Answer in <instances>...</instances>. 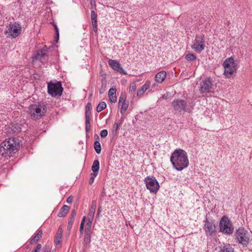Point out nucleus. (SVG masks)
Returning <instances> with one entry per match:
<instances>
[{"label":"nucleus","instance_id":"21","mask_svg":"<svg viewBox=\"0 0 252 252\" xmlns=\"http://www.w3.org/2000/svg\"><path fill=\"white\" fill-rule=\"evenodd\" d=\"M150 84V81L147 80L145 84L143 85L137 91V96L138 97H141L145 91L149 88Z\"/></svg>","mask_w":252,"mask_h":252},{"label":"nucleus","instance_id":"20","mask_svg":"<svg viewBox=\"0 0 252 252\" xmlns=\"http://www.w3.org/2000/svg\"><path fill=\"white\" fill-rule=\"evenodd\" d=\"M116 91L115 88H112L108 91V97L111 102L115 103L117 101Z\"/></svg>","mask_w":252,"mask_h":252},{"label":"nucleus","instance_id":"9","mask_svg":"<svg viewBox=\"0 0 252 252\" xmlns=\"http://www.w3.org/2000/svg\"><path fill=\"white\" fill-rule=\"evenodd\" d=\"M237 241L244 247H247L249 243L250 238L248 232L243 228H239L235 234Z\"/></svg>","mask_w":252,"mask_h":252},{"label":"nucleus","instance_id":"26","mask_svg":"<svg viewBox=\"0 0 252 252\" xmlns=\"http://www.w3.org/2000/svg\"><path fill=\"white\" fill-rule=\"evenodd\" d=\"M69 210V207L67 205H64L61 209L58 216L59 217H64Z\"/></svg>","mask_w":252,"mask_h":252},{"label":"nucleus","instance_id":"8","mask_svg":"<svg viewBox=\"0 0 252 252\" xmlns=\"http://www.w3.org/2000/svg\"><path fill=\"white\" fill-rule=\"evenodd\" d=\"M205 47V35L203 33L197 34L195 36L193 44L191 45V48L197 53H200Z\"/></svg>","mask_w":252,"mask_h":252},{"label":"nucleus","instance_id":"32","mask_svg":"<svg viewBox=\"0 0 252 252\" xmlns=\"http://www.w3.org/2000/svg\"><path fill=\"white\" fill-rule=\"evenodd\" d=\"M94 148L97 154L101 152V145L98 141H95L94 143Z\"/></svg>","mask_w":252,"mask_h":252},{"label":"nucleus","instance_id":"47","mask_svg":"<svg viewBox=\"0 0 252 252\" xmlns=\"http://www.w3.org/2000/svg\"><path fill=\"white\" fill-rule=\"evenodd\" d=\"M90 3L92 5H95V0H90Z\"/></svg>","mask_w":252,"mask_h":252},{"label":"nucleus","instance_id":"30","mask_svg":"<svg viewBox=\"0 0 252 252\" xmlns=\"http://www.w3.org/2000/svg\"><path fill=\"white\" fill-rule=\"evenodd\" d=\"M63 232L62 231L57 232L55 238V243L56 245L60 244L62 242Z\"/></svg>","mask_w":252,"mask_h":252},{"label":"nucleus","instance_id":"25","mask_svg":"<svg viewBox=\"0 0 252 252\" xmlns=\"http://www.w3.org/2000/svg\"><path fill=\"white\" fill-rule=\"evenodd\" d=\"M96 206V201L93 200L92 202L91 208L90 209V210H89V213L88 214V216H89L88 218L91 219H94L95 212Z\"/></svg>","mask_w":252,"mask_h":252},{"label":"nucleus","instance_id":"12","mask_svg":"<svg viewBox=\"0 0 252 252\" xmlns=\"http://www.w3.org/2000/svg\"><path fill=\"white\" fill-rule=\"evenodd\" d=\"M21 32V27L18 24L15 23L12 24L10 22L8 25L6 27L4 32L6 34H8V36H10L12 37L15 38L17 37Z\"/></svg>","mask_w":252,"mask_h":252},{"label":"nucleus","instance_id":"44","mask_svg":"<svg viewBox=\"0 0 252 252\" xmlns=\"http://www.w3.org/2000/svg\"><path fill=\"white\" fill-rule=\"evenodd\" d=\"M72 198L71 196L68 197L66 199V202L68 203H71L72 202Z\"/></svg>","mask_w":252,"mask_h":252},{"label":"nucleus","instance_id":"5","mask_svg":"<svg viewBox=\"0 0 252 252\" xmlns=\"http://www.w3.org/2000/svg\"><path fill=\"white\" fill-rule=\"evenodd\" d=\"M220 231L225 235L232 234L234 231V226L227 217L223 216L219 223Z\"/></svg>","mask_w":252,"mask_h":252},{"label":"nucleus","instance_id":"10","mask_svg":"<svg viewBox=\"0 0 252 252\" xmlns=\"http://www.w3.org/2000/svg\"><path fill=\"white\" fill-rule=\"evenodd\" d=\"M204 222L203 229L206 235L210 237L216 236L217 231L214 220H209L206 217L205 220H204Z\"/></svg>","mask_w":252,"mask_h":252},{"label":"nucleus","instance_id":"14","mask_svg":"<svg viewBox=\"0 0 252 252\" xmlns=\"http://www.w3.org/2000/svg\"><path fill=\"white\" fill-rule=\"evenodd\" d=\"M126 95L121 94L119 99L118 105L121 108L120 112L124 115L127 109L128 106V102L126 101Z\"/></svg>","mask_w":252,"mask_h":252},{"label":"nucleus","instance_id":"3","mask_svg":"<svg viewBox=\"0 0 252 252\" xmlns=\"http://www.w3.org/2000/svg\"><path fill=\"white\" fill-rule=\"evenodd\" d=\"M171 105L175 113L182 112L190 113L193 109V108L190 106V103L184 99H174Z\"/></svg>","mask_w":252,"mask_h":252},{"label":"nucleus","instance_id":"49","mask_svg":"<svg viewBox=\"0 0 252 252\" xmlns=\"http://www.w3.org/2000/svg\"><path fill=\"white\" fill-rule=\"evenodd\" d=\"M94 136H96V138H97V139H99V137H98V136L97 134H95V135H94Z\"/></svg>","mask_w":252,"mask_h":252},{"label":"nucleus","instance_id":"13","mask_svg":"<svg viewBox=\"0 0 252 252\" xmlns=\"http://www.w3.org/2000/svg\"><path fill=\"white\" fill-rule=\"evenodd\" d=\"M212 80L210 77L203 80L200 84L199 91L201 94L210 92L212 88Z\"/></svg>","mask_w":252,"mask_h":252},{"label":"nucleus","instance_id":"19","mask_svg":"<svg viewBox=\"0 0 252 252\" xmlns=\"http://www.w3.org/2000/svg\"><path fill=\"white\" fill-rule=\"evenodd\" d=\"M166 77V72L165 71H161L156 74L155 81L158 83L163 82Z\"/></svg>","mask_w":252,"mask_h":252},{"label":"nucleus","instance_id":"11","mask_svg":"<svg viewBox=\"0 0 252 252\" xmlns=\"http://www.w3.org/2000/svg\"><path fill=\"white\" fill-rule=\"evenodd\" d=\"M147 189L151 192L157 193L160 187L159 184L154 176H147L144 179Z\"/></svg>","mask_w":252,"mask_h":252},{"label":"nucleus","instance_id":"17","mask_svg":"<svg viewBox=\"0 0 252 252\" xmlns=\"http://www.w3.org/2000/svg\"><path fill=\"white\" fill-rule=\"evenodd\" d=\"M34 58L36 60H40L41 62L46 61L47 59L46 51L44 49L37 51Z\"/></svg>","mask_w":252,"mask_h":252},{"label":"nucleus","instance_id":"6","mask_svg":"<svg viewBox=\"0 0 252 252\" xmlns=\"http://www.w3.org/2000/svg\"><path fill=\"white\" fill-rule=\"evenodd\" d=\"M223 65L224 68V74L227 78H230L232 74L236 71V63L232 58L226 59L223 62Z\"/></svg>","mask_w":252,"mask_h":252},{"label":"nucleus","instance_id":"41","mask_svg":"<svg viewBox=\"0 0 252 252\" xmlns=\"http://www.w3.org/2000/svg\"><path fill=\"white\" fill-rule=\"evenodd\" d=\"M92 26L93 27V30L95 33H97L98 28H97V23H92Z\"/></svg>","mask_w":252,"mask_h":252},{"label":"nucleus","instance_id":"1","mask_svg":"<svg viewBox=\"0 0 252 252\" xmlns=\"http://www.w3.org/2000/svg\"><path fill=\"white\" fill-rule=\"evenodd\" d=\"M170 159L173 167L178 171L183 170L189 165L187 153L181 149H176L171 154Z\"/></svg>","mask_w":252,"mask_h":252},{"label":"nucleus","instance_id":"33","mask_svg":"<svg viewBox=\"0 0 252 252\" xmlns=\"http://www.w3.org/2000/svg\"><path fill=\"white\" fill-rule=\"evenodd\" d=\"M85 129L87 133H88L91 130V125H90V118H85Z\"/></svg>","mask_w":252,"mask_h":252},{"label":"nucleus","instance_id":"42","mask_svg":"<svg viewBox=\"0 0 252 252\" xmlns=\"http://www.w3.org/2000/svg\"><path fill=\"white\" fill-rule=\"evenodd\" d=\"M136 89V86L134 84L132 85H130V88H129V92H134Z\"/></svg>","mask_w":252,"mask_h":252},{"label":"nucleus","instance_id":"23","mask_svg":"<svg viewBox=\"0 0 252 252\" xmlns=\"http://www.w3.org/2000/svg\"><path fill=\"white\" fill-rule=\"evenodd\" d=\"M219 248V252H234V248L229 244H224Z\"/></svg>","mask_w":252,"mask_h":252},{"label":"nucleus","instance_id":"24","mask_svg":"<svg viewBox=\"0 0 252 252\" xmlns=\"http://www.w3.org/2000/svg\"><path fill=\"white\" fill-rule=\"evenodd\" d=\"M99 169V162L98 160H95L92 166V170L93 171L94 176H97Z\"/></svg>","mask_w":252,"mask_h":252},{"label":"nucleus","instance_id":"4","mask_svg":"<svg viewBox=\"0 0 252 252\" xmlns=\"http://www.w3.org/2000/svg\"><path fill=\"white\" fill-rule=\"evenodd\" d=\"M47 111V107L44 103L31 104L28 110L31 116L38 119L43 116Z\"/></svg>","mask_w":252,"mask_h":252},{"label":"nucleus","instance_id":"38","mask_svg":"<svg viewBox=\"0 0 252 252\" xmlns=\"http://www.w3.org/2000/svg\"><path fill=\"white\" fill-rule=\"evenodd\" d=\"M100 134L101 137H105L108 134V131L106 129L102 130Z\"/></svg>","mask_w":252,"mask_h":252},{"label":"nucleus","instance_id":"34","mask_svg":"<svg viewBox=\"0 0 252 252\" xmlns=\"http://www.w3.org/2000/svg\"><path fill=\"white\" fill-rule=\"evenodd\" d=\"M92 23H97V14L94 10H92L91 13Z\"/></svg>","mask_w":252,"mask_h":252},{"label":"nucleus","instance_id":"18","mask_svg":"<svg viewBox=\"0 0 252 252\" xmlns=\"http://www.w3.org/2000/svg\"><path fill=\"white\" fill-rule=\"evenodd\" d=\"M76 215V211L75 209H72L71 212V215L68 218V221L67 226V230L70 232L73 225L74 220Z\"/></svg>","mask_w":252,"mask_h":252},{"label":"nucleus","instance_id":"46","mask_svg":"<svg viewBox=\"0 0 252 252\" xmlns=\"http://www.w3.org/2000/svg\"><path fill=\"white\" fill-rule=\"evenodd\" d=\"M106 196V194L105 191H104V189H103V191L101 193V196L102 197H104V196Z\"/></svg>","mask_w":252,"mask_h":252},{"label":"nucleus","instance_id":"39","mask_svg":"<svg viewBox=\"0 0 252 252\" xmlns=\"http://www.w3.org/2000/svg\"><path fill=\"white\" fill-rule=\"evenodd\" d=\"M91 177L90 178V179L89 181V184L90 185H92L94 183V178L96 177V176H94L93 173H92L91 174Z\"/></svg>","mask_w":252,"mask_h":252},{"label":"nucleus","instance_id":"27","mask_svg":"<svg viewBox=\"0 0 252 252\" xmlns=\"http://www.w3.org/2000/svg\"><path fill=\"white\" fill-rule=\"evenodd\" d=\"M123 117H122L119 120V122H115L113 126L112 132L114 134H117V131L118 130L120 126L122 124L123 122Z\"/></svg>","mask_w":252,"mask_h":252},{"label":"nucleus","instance_id":"22","mask_svg":"<svg viewBox=\"0 0 252 252\" xmlns=\"http://www.w3.org/2000/svg\"><path fill=\"white\" fill-rule=\"evenodd\" d=\"M43 234L42 230L41 229H38L36 233H35L33 237L30 240V244L32 245L37 243L42 237Z\"/></svg>","mask_w":252,"mask_h":252},{"label":"nucleus","instance_id":"45","mask_svg":"<svg viewBox=\"0 0 252 252\" xmlns=\"http://www.w3.org/2000/svg\"><path fill=\"white\" fill-rule=\"evenodd\" d=\"M43 252H50V249L49 247H46L44 248Z\"/></svg>","mask_w":252,"mask_h":252},{"label":"nucleus","instance_id":"28","mask_svg":"<svg viewBox=\"0 0 252 252\" xmlns=\"http://www.w3.org/2000/svg\"><path fill=\"white\" fill-rule=\"evenodd\" d=\"M93 219L88 218L87 222L85 226V233H92L93 232L91 230L92 223Z\"/></svg>","mask_w":252,"mask_h":252},{"label":"nucleus","instance_id":"36","mask_svg":"<svg viewBox=\"0 0 252 252\" xmlns=\"http://www.w3.org/2000/svg\"><path fill=\"white\" fill-rule=\"evenodd\" d=\"M86 218V217H84L83 218V219H82L81 224H80L79 231H80V233L81 234H82V233H83V228H84V223H85V221Z\"/></svg>","mask_w":252,"mask_h":252},{"label":"nucleus","instance_id":"2","mask_svg":"<svg viewBox=\"0 0 252 252\" xmlns=\"http://www.w3.org/2000/svg\"><path fill=\"white\" fill-rule=\"evenodd\" d=\"M19 144L15 138H10L3 141L0 146V155L3 157L10 156V154L17 151Z\"/></svg>","mask_w":252,"mask_h":252},{"label":"nucleus","instance_id":"35","mask_svg":"<svg viewBox=\"0 0 252 252\" xmlns=\"http://www.w3.org/2000/svg\"><path fill=\"white\" fill-rule=\"evenodd\" d=\"M186 59L189 61H194L196 59V57L193 54H188L186 56Z\"/></svg>","mask_w":252,"mask_h":252},{"label":"nucleus","instance_id":"43","mask_svg":"<svg viewBox=\"0 0 252 252\" xmlns=\"http://www.w3.org/2000/svg\"><path fill=\"white\" fill-rule=\"evenodd\" d=\"M101 207L100 206L97 210L96 216V218H99V215L101 212Z\"/></svg>","mask_w":252,"mask_h":252},{"label":"nucleus","instance_id":"29","mask_svg":"<svg viewBox=\"0 0 252 252\" xmlns=\"http://www.w3.org/2000/svg\"><path fill=\"white\" fill-rule=\"evenodd\" d=\"M92 109V104L90 102L87 103L85 107V118H90L91 115V110Z\"/></svg>","mask_w":252,"mask_h":252},{"label":"nucleus","instance_id":"37","mask_svg":"<svg viewBox=\"0 0 252 252\" xmlns=\"http://www.w3.org/2000/svg\"><path fill=\"white\" fill-rule=\"evenodd\" d=\"M54 29H55V32H56V42H58V41L59 40V29L56 25L54 24Z\"/></svg>","mask_w":252,"mask_h":252},{"label":"nucleus","instance_id":"40","mask_svg":"<svg viewBox=\"0 0 252 252\" xmlns=\"http://www.w3.org/2000/svg\"><path fill=\"white\" fill-rule=\"evenodd\" d=\"M41 245L40 244H38L36 247V248L32 250V252H39L41 249Z\"/></svg>","mask_w":252,"mask_h":252},{"label":"nucleus","instance_id":"7","mask_svg":"<svg viewBox=\"0 0 252 252\" xmlns=\"http://www.w3.org/2000/svg\"><path fill=\"white\" fill-rule=\"evenodd\" d=\"M47 89L48 93L52 97L61 96L63 90L62 83L60 81L56 83H48Z\"/></svg>","mask_w":252,"mask_h":252},{"label":"nucleus","instance_id":"50","mask_svg":"<svg viewBox=\"0 0 252 252\" xmlns=\"http://www.w3.org/2000/svg\"><path fill=\"white\" fill-rule=\"evenodd\" d=\"M99 93H100V94H102V93H103V92H100V91H99Z\"/></svg>","mask_w":252,"mask_h":252},{"label":"nucleus","instance_id":"15","mask_svg":"<svg viewBox=\"0 0 252 252\" xmlns=\"http://www.w3.org/2000/svg\"><path fill=\"white\" fill-rule=\"evenodd\" d=\"M108 64L114 70L122 73L126 74V72L122 67L121 64L116 60L109 59L108 61Z\"/></svg>","mask_w":252,"mask_h":252},{"label":"nucleus","instance_id":"16","mask_svg":"<svg viewBox=\"0 0 252 252\" xmlns=\"http://www.w3.org/2000/svg\"><path fill=\"white\" fill-rule=\"evenodd\" d=\"M92 233H84V238L83 241V245H84V250L83 251L85 252L87 250L89 249L90 247V243L91 242V235Z\"/></svg>","mask_w":252,"mask_h":252},{"label":"nucleus","instance_id":"48","mask_svg":"<svg viewBox=\"0 0 252 252\" xmlns=\"http://www.w3.org/2000/svg\"><path fill=\"white\" fill-rule=\"evenodd\" d=\"M62 231L63 232L62 228H61V227H60L58 228V232H59V231Z\"/></svg>","mask_w":252,"mask_h":252},{"label":"nucleus","instance_id":"31","mask_svg":"<svg viewBox=\"0 0 252 252\" xmlns=\"http://www.w3.org/2000/svg\"><path fill=\"white\" fill-rule=\"evenodd\" d=\"M106 107V104L104 101L100 102L96 107V111L100 112Z\"/></svg>","mask_w":252,"mask_h":252}]
</instances>
